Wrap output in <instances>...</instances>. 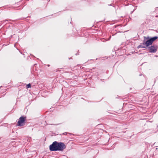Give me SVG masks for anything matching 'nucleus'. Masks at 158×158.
I'll list each match as a JSON object with an SVG mask.
<instances>
[{
  "mask_svg": "<svg viewBox=\"0 0 158 158\" xmlns=\"http://www.w3.org/2000/svg\"><path fill=\"white\" fill-rule=\"evenodd\" d=\"M57 142H54L50 146V149L51 151H57Z\"/></svg>",
  "mask_w": 158,
  "mask_h": 158,
  "instance_id": "2",
  "label": "nucleus"
},
{
  "mask_svg": "<svg viewBox=\"0 0 158 158\" xmlns=\"http://www.w3.org/2000/svg\"><path fill=\"white\" fill-rule=\"evenodd\" d=\"M25 118L23 117H21L19 119L18 122V126H22L25 124Z\"/></svg>",
  "mask_w": 158,
  "mask_h": 158,
  "instance_id": "4",
  "label": "nucleus"
},
{
  "mask_svg": "<svg viewBox=\"0 0 158 158\" xmlns=\"http://www.w3.org/2000/svg\"><path fill=\"white\" fill-rule=\"evenodd\" d=\"M157 37H154L151 39L147 41L145 43H143L144 44L146 45L147 46H148L149 45L152 44L153 42L157 39Z\"/></svg>",
  "mask_w": 158,
  "mask_h": 158,
  "instance_id": "3",
  "label": "nucleus"
},
{
  "mask_svg": "<svg viewBox=\"0 0 158 158\" xmlns=\"http://www.w3.org/2000/svg\"><path fill=\"white\" fill-rule=\"evenodd\" d=\"M157 47L156 46H152L149 48V51L152 52H155L157 50Z\"/></svg>",
  "mask_w": 158,
  "mask_h": 158,
  "instance_id": "5",
  "label": "nucleus"
},
{
  "mask_svg": "<svg viewBox=\"0 0 158 158\" xmlns=\"http://www.w3.org/2000/svg\"><path fill=\"white\" fill-rule=\"evenodd\" d=\"M66 148L65 144L63 143L57 142V150L62 151Z\"/></svg>",
  "mask_w": 158,
  "mask_h": 158,
  "instance_id": "1",
  "label": "nucleus"
},
{
  "mask_svg": "<svg viewBox=\"0 0 158 158\" xmlns=\"http://www.w3.org/2000/svg\"><path fill=\"white\" fill-rule=\"evenodd\" d=\"M27 86L28 88L31 87V85L30 84H28L27 85Z\"/></svg>",
  "mask_w": 158,
  "mask_h": 158,
  "instance_id": "6",
  "label": "nucleus"
}]
</instances>
